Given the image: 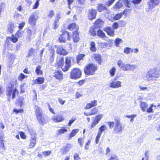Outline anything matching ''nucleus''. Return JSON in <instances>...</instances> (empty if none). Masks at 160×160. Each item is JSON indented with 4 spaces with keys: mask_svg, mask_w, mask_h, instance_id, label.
Masks as SVG:
<instances>
[{
    "mask_svg": "<svg viewBox=\"0 0 160 160\" xmlns=\"http://www.w3.org/2000/svg\"><path fill=\"white\" fill-rule=\"evenodd\" d=\"M114 122L110 121L107 123L110 129L113 128V133L115 134H119L124 130L125 126L121 122L119 118L115 117L114 118Z\"/></svg>",
    "mask_w": 160,
    "mask_h": 160,
    "instance_id": "obj_1",
    "label": "nucleus"
},
{
    "mask_svg": "<svg viewBox=\"0 0 160 160\" xmlns=\"http://www.w3.org/2000/svg\"><path fill=\"white\" fill-rule=\"evenodd\" d=\"M35 116L38 123L43 125L48 122V117L45 115L42 111V108L37 105L35 106Z\"/></svg>",
    "mask_w": 160,
    "mask_h": 160,
    "instance_id": "obj_2",
    "label": "nucleus"
},
{
    "mask_svg": "<svg viewBox=\"0 0 160 160\" xmlns=\"http://www.w3.org/2000/svg\"><path fill=\"white\" fill-rule=\"evenodd\" d=\"M160 75V69L157 68H151L147 72L146 78L148 81H157Z\"/></svg>",
    "mask_w": 160,
    "mask_h": 160,
    "instance_id": "obj_3",
    "label": "nucleus"
},
{
    "mask_svg": "<svg viewBox=\"0 0 160 160\" xmlns=\"http://www.w3.org/2000/svg\"><path fill=\"white\" fill-rule=\"evenodd\" d=\"M98 69V67L95 64L91 62L86 64L84 67L83 71L87 76H92L95 74Z\"/></svg>",
    "mask_w": 160,
    "mask_h": 160,
    "instance_id": "obj_4",
    "label": "nucleus"
},
{
    "mask_svg": "<svg viewBox=\"0 0 160 160\" xmlns=\"http://www.w3.org/2000/svg\"><path fill=\"white\" fill-rule=\"evenodd\" d=\"M18 91L16 88H15L13 83L10 82L6 88V95L9 99H14L16 97V94H18Z\"/></svg>",
    "mask_w": 160,
    "mask_h": 160,
    "instance_id": "obj_5",
    "label": "nucleus"
},
{
    "mask_svg": "<svg viewBox=\"0 0 160 160\" xmlns=\"http://www.w3.org/2000/svg\"><path fill=\"white\" fill-rule=\"evenodd\" d=\"M61 34L58 38V40L60 42L65 43L67 40L70 41L71 36L70 33L65 30H62Z\"/></svg>",
    "mask_w": 160,
    "mask_h": 160,
    "instance_id": "obj_6",
    "label": "nucleus"
},
{
    "mask_svg": "<svg viewBox=\"0 0 160 160\" xmlns=\"http://www.w3.org/2000/svg\"><path fill=\"white\" fill-rule=\"evenodd\" d=\"M81 75V70L79 68H74L71 71L69 77L71 79H75L80 78Z\"/></svg>",
    "mask_w": 160,
    "mask_h": 160,
    "instance_id": "obj_7",
    "label": "nucleus"
},
{
    "mask_svg": "<svg viewBox=\"0 0 160 160\" xmlns=\"http://www.w3.org/2000/svg\"><path fill=\"white\" fill-rule=\"evenodd\" d=\"M74 60V58H72L71 57H67L65 58V65L64 67L62 68V71L64 72L68 71L71 66V60Z\"/></svg>",
    "mask_w": 160,
    "mask_h": 160,
    "instance_id": "obj_8",
    "label": "nucleus"
},
{
    "mask_svg": "<svg viewBox=\"0 0 160 160\" xmlns=\"http://www.w3.org/2000/svg\"><path fill=\"white\" fill-rule=\"evenodd\" d=\"M103 115L102 114H100L96 116L94 119L92 120V122L91 123L90 128L92 129L94 128L95 126L97 125L100 120L102 118Z\"/></svg>",
    "mask_w": 160,
    "mask_h": 160,
    "instance_id": "obj_9",
    "label": "nucleus"
},
{
    "mask_svg": "<svg viewBox=\"0 0 160 160\" xmlns=\"http://www.w3.org/2000/svg\"><path fill=\"white\" fill-rule=\"evenodd\" d=\"M38 18V16H36L33 13L29 16L28 19V23L32 26L36 25V21Z\"/></svg>",
    "mask_w": 160,
    "mask_h": 160,
    "instance_id": "obj_10",
    "label": "nucleus"
},
{
    "mask_svg": "<svg viewBox=\"0 0 160 160\" xmlns=\"http://www.w3.org/2000/svg\"><path fill=\"white\" fill-rule=\"evenodd\" d=\"M107 128L105 125H102L98 128V131L95 138V142L96 144H98L99 141V139L103 132L105 131Z\"/></svg>",
    "mask_w": 160,
    "mask_h": 160,
    "instance_id": "obj_11",
    "label": "nucleus"
},
{
    "mask_svg": "<svg viewBox=\"0 0 160 160\" xmlns=\"http://www.w3.org/2000/svg\"><path fill=\"white\" fill-rule=\"evenodd\" d=\"M56 79L59 81H62L64 78V75L62 72L60 70H57L53 72V76Z\"/></svg>",
    "mask_w": 160,
    "mask_h": 160,
    "instance_id": "obj_12",
    "label": "nucleus"
},
{
    "mask_svg": "<svg viewBox=\"0 0 160 160\" xmlns=\"http://www.w3.org/2000/svg\"><path fill=\"white\" fill-rule=\"evenodd\" d=\"M97 14L96 10L94 9L89 10L88 13V19L90 20L95 19Z\"/></svg>",
    "mask_w": 160,
    "mask_h": 160,
    "instance_id": "obj_13",
    "label": "nucleus"
},
{
    "mask_svg": "<svg viewBox=\"0 0 160 160\" xmlns=\"http://www.w3.org/2000/svg\"><path fill=\"white\" fill-rule=\"evenodd\" d=\"M56 53L60 55L66 56L68 53V52L62 46L60 45L57 48Z\"/></svg>",
    "mask_w": 160,
    "mask_h": 160,
    "instance_id": "obj_14",
    "label": "nucleus"
},
{
    "mask_svg": "<svg viewBox=\"0 0 160 160\" xmlns=\"http://www.w3.org/2000/svg\"><path fill=\"white\" fill-rule=\"evenodd\" d=\"M160 0H150L148 3V8L152 9L158 6L160 3Z\"/></svg>",
    "mask_w": 160,
    "mask_h": 160,
    "instance_id": "obj_15",
    "label": "nucleus"
},
{
    "mask_svg": "<svg viewBox=\"0 0 160 160\" xmlns=\"http://www.w3.org/2000/svg\"><path fill=\"white\" fill-rule=\"evenodd\" d=\"M67 29L72 31H78L79 27L75 22H72L68 24Z\"/></svg>",
    "mask_w": 160,
    "mask_h": 160,
    "instance_id": "obj_16",
    "label": "nucleus"
},
{
    "mask_svg": "<svg viewBox=\"0 0 160 160\" xmlns=\"http://www.w3.org/2000/svg\"><path fill=\"white\" fill-rule=\"evenodd\" d=\"M10 40L13 43H15L18 41V38L14 34H12L11 37L8 36L6 37L5 43L8 46L10 45L9 41Z\"/></svg>",
    "mask_w": 160,
    "mask_h": 160,
    "instance_id": "obj_17",
    "label": "nucleus"
},
{
    "mask_svg": "<svg viewBox=\"0 0 160 160\" xmlns=\"http://www.w3.org/2000/svg\"><path fill=\"white\" fill-rule=\"evenodd\" d=\"M64 64V58L63 57H60L58 59L56 60L55 65L58 68H63Z\"/></svg>",
    "mask_w": 160,
    "mask_h": 160,
    "instance_id": "obj_18",
    "label": "nucleus"
},
{
    "mask_svg": "<svg viewBox=\"0 0 160 160\" xmlns=\"http://www.w3.org/2000/svg\"><path fill=\"white\" fill-rule=\"evenodd\" d=\"M116 79H114L110 83L109 87L112 88H118L121 86V82L120 81H115Z\"/></svg>",
    "mask_w": 160,
    "mask_h": 160,
    "instance_id": "obj_19",
    "label": "nucleus"
},
{
    "mask_svg": "<svg viewBox=\"0 0 160 160\" xmlns=\"http://www.w3.org/2000/svg\"><path fill=\"white\" fill-rule=\"evenodd\" d=\"M52 120L55 122H59L63 121L64 120V118L62 114H58L54 116L52 118Z\"/></svg>",
    "mask_w": 160,
    "mask_h": 160,
    "instance_id": "obj_20",
    "label": "nucleus"
},
{
    "mask_svg": "<svg viewBox=\"0 0 160 160\" xmlns=\"http://www.w3.org/2000/svg\"><path fill=\"white\" fill-rule=\"evenodd\" d=\"M103 30L107 34L111 37H113L115 35L114 31L111 27L108 26L104 28Z\"/></svg>",
    "mask_w": 160,
    "mask_h": 160,
    "instance_id": "obj_21",
    "label": "nucleus"
},
{
    "mask_svg": "<svg viewBox=\"0 0 160 160\" xmlns=\"http://www.w3.org/2000/svg\"><path fill=\"white\" fill-rule=\"evenodd\" d=\"M93 59L97 62L99 65H101L103 61L101 55L98 54L94 53L93 54Z\"/></svg>",
    "mask_w": 160,
    "mask_h": 160,
    "instance_id": "obj_22",
    "label": "nucleus"
},
{
    "mask_svg": "<svg viewBox=\"0 0 160 160\" xmlns=\"http://www.w3.org/2000/svg\"><path fill=\"white\" fill-rule=\"evenodd\" d=\"M37 143V137L34 136L31 137L29 141L28 147L29 148H32L34 147Z\"/></svg>",
    "mask_w": 160,
    "mask_h": 160,
    "instance_id": "obj_23",
    "label": "nucleus"
},
{
    "mask_svg": "<svg viewBox=\"0 0 160 160\" xmlns=\"http://www.w3.org/2000/svg\"><path fill=\"white\" fill-rule=\"evenodd\" d=\"M136 68V65L129 64H124L122 70L124 71L133 70Z\"/></svg>",
    "mask_w": 160,
    "mask_h": 160,
    "instance_id": "obj_24",
    "label": "nucleus"
},
{
    "mask_svg": "<svg viewBox=\"0 0 160 160\" xmlns=\"http://www.w3.org/2000/svg\"><path fill=\"white\" fill-rule=\"evenodd\" d=\"M97 101L96 100H94L91 101L90 103H87L85 107V109H89L92 108L97 105Z\"/></svg>",
    "mask_w": 160,
    "mask_h": 160,
    "instance_id": "obj_25",
    "label": "nucleus"
},
{
    "mask_svg": "<svg viewBox=\"0 0 160 160\" xmlns=\"http://www.w3.org/2000/svg\"><path fill=\"white\" fill-rule=\"evenodd\" d=\"M14 24L13 22H9L8 25V32H9L10 33H12L14 31Z\"/></svg>",
    "mask_w": 160,
    "mask_h": 160,
    "instance_id": "obj_26",
    "label": "nucleus"
},
{
    "mask_svg": "<svg viewBox=\"0 0 160 160\" xmlns=\"http://www.w3.org/2000/svg\"><path fill=\"white\" fill-rule=\"evenodd\" d=\"M44 78L42 77H38L33 81L34 84H41L44 82Z\"/></svg>",
    "mask_w": 160,
    "mask_h": 160,
    "instance_id": "obj_27",
    "label": "nucleus"
},
{
    "mask_svg": "<svg viewBox=\"0 0 160 160\" xmlns=\"http://www.w3.org/2000/svg\"><path fill=\"white\" fill-rule=\"evenodd\" d=\"M72 37L74 42H78L79 41L80 38L78 31L73 32Z\"/></svg>",
    "mask_w": 160,
    "mask_h": 160,
    "instance_id": "obj_28",
    "label": "nucleus"
},
{
    "mask_svg": "<svg viewBox=\"0 0 160 160\" xmlns=\"http://www.w3.org/2000/svg\"><path fill=\"white\" fill-rule=\"evenodd\" d=\"M72 147V145L70 143H68L66 146L62 149V154H64L70 150V148Z\"/></svg>",
    "mask_w": 160,
    "mask_h": 160,
    "instance_id": "obj_29",
    "label": "nucleus"
},
{
    "mask_svg": "<svg viewBox=\"0 0 160 160\" xmlns=\"http://www.w3.org/2000/svg\"><path fill=\"white\" fill-rule=\"evenodd\" d=\"M50 55L49 57V61L50 63H52L54 61L55 52L53 48L51 49L50 52Z\"/></svg>",
    "mask_w": 160,
    "mask_h": 160,
    "instance_id": "obj_30",
    "label": "nucleus"
},
{
    "mask_svg": "<svg viewBox=\"0 0 160 160\" xmlns=\"http://www.w3.org/2000/svg\"><path fill=\"white\" fill-rule=\"evenodd\" d=\"M89 48L91 51L92 52H95L96 51L97 49L95 43L94 41H92L90 42Z\"/></svg>",
    "mask_w": 160,
    "mask_h": 160,
    "instance_id": "obj_31",
    "label": "nucleus"
},
{
    "mask_svg": "<svg viewBox=\"0 0 160 160\" xmlns=\"http://www.w3.org/2000/svg\"><path fill=\"white\" fill-rule=\"evenodd\" d=\"M107 10L106 7L103 4L100 3L98 4L97 10L98 12H101L104 10Z\"/></svg>",
    "mask_w": 160,
    "mask_h": 160,
    "instance_id": "obj_32",
    "label": "nucleus"
},
{
    "mask_svg": "<svg viewBox=\"0 0 160 160\" xmlns=\"http://www.w3.org/2000/svg\"><path fill=\"white\" fill-rule=\"evenodd\" d=\"M85 56L84 54L80 53L78 54L76 57L77 63L78 64L80 62L81 60H83V58Z\"/></svg>",
    "mask_w": 160,
    "mask_h": 160,
    "instance_id": "obj_33",
    "label": "nucleus"
},
{
    "mask_svg": "<svg viewBox=\"0 0 160 160\" xmlns=\"http://www.w3.org/2000/svg\"><path fill=\"white\" fill-rule=\"evenodd\" d=\"M140 106L143 112H145L148 107V105L146 102H141Z\"/></svg>",
    "mask_w": 160,
    "mask_h": 160,
    "instance_id": "obj_34",
    "label": "nucleus"
},
{
    "mask_svg": "<svg viewBox=\"0 0 160 160\" xmlns=\"http://www.w3.org/2000/svg\"><path fill=\"white\" fill-rule=\"evenodd\" d=\"M79 131V130L78 129H74L72 130L69 134V139H70L72 137H74Z\"/></svg>",
    "mask_w": 160,
    "mask_h": 160,
    "instance_id": "obj_35",
    "label": "nucleus"
},
{
    "mask_svg": "<svg viewBox=\"0 0 160 160\" xmlns=\"http://www.w3.org/2000/svg\"><path fill=\"white\" fill-rule=\"evenodd\" d=\"M68 131L67 129L65 128L62 127L60 129L57 130V135H60L61 134H64L65 132H66Z\"/></svg>",
    "mask_w": 160,
    "mask_h": 160,
    "instance_id": "obj_36",
    "label": "nucleus"
},
{
    "mask_svg": "<svg viewBox=\"0 0 160 160\" xmlns=\"http://www.w3.org/2000/svg\"><path fill=\"white\" fill-rule=\"evenodd\" d=\"M4 137L3 135H2L0 136V151L2 152L4 151L5 148H4V145L3 143V140L2 139Z\"/></svg>",
    "mask_w": 160,
    "mask_h": 160,
    "instance_id": "obj_37",
    "label": "nucleus"
},
{
    "mask_svg": "<svg viewBox=\"0 0 160 160\" xmlns=\"http://www.w3.org/2000/svg\"><path fill=\"white\" fill-rule=\"evenodd\" d=\"M89 32L90 35L92 36H95L96 35V32L95 27L92 26L90 28L89 31Z\"/></svg>",
    "mask_w": 160,
    "mask_h": 160,
    "instance_id": "obj_38",
    "label": "nucleus"
},
{
    "mask_svg": "<svg viewBox=\"0 0 160 160\" xmlns=\"http://www.w3.org/2000/svg\"><path fill=\"white\" fill-rule=\"evenodd\" d=\"M97 35L99 37L102 38H104L106 37L105 33L101 29H99L97 32Z\"/></svg>",
    "mask_w": 160,
    "mask_h": 160,
    "instance_id": "obj_39",
    "label": "nucleus"
},
{
    "mask_svg": "<svg viewBox=\"0 0 160 160\" xmlns=\"http://www.w3.org/2000/svg\"><path fill=\"white\" fill-rule=\"evenodd\" d=\"M35 72L37 75H42L43 74V72L41 70V66L40 65L37 66L36 67Z\"/></svg>",
    "mask_w": 160,
    "mask_h": 160,
    "instance_id": "obj_40",
    "label": "nucleus"
},
{
    "mask_svg": "<svg viewBox=\"0 0 160 160\" xmlns=\"http://www.w3.org/2000/svg\"><path fill=\"white\" fill-rule=\"evenodd\" d=\"M123 6L122 4L121 0L118 1L113 6V8L115 9H119Z\"/></svg>",
    "mask_w": 160,
    "mask_h": 160,
    "instance_id": "obj_41",
    "label": "nucleus"
},
{
    "mask_svg": "<svg viewBox=\"0 0 160 160\" xmlns=\"http://www.w3.org/2000/svg\"><path fill=\"white\" fill-rule=\"evenodd\" d=\"M24 98L22 97L19 98L17 100V105L19 106L20 107H22L23 105V101Z\"/></svg>",
    "mask_w": 160,
    "mask_h": 160,
    "instance_id": "obj_42",
    "label": "nucleus"
},
{
    "mask_svg": "<svg viewBox=\"0 0 160 160\" xmlns=\"http://www.w3.org/2000/svg\"><path fill=\"white\" fill-rule=\"evenodd\" d=\"M122 13L121 12L117 13L113 17V20L114 21L117 20H119L122 17Z\"/></svg>",
    "mask_w": 160,
    "mask_h": 160,
    "instance_id": "obj_43",
    "label": "nucleus"
},
{
    "mask_svg": "<svg viewBox=\"0 0 160 160\" xmlns=\"http://www.w3.org/2000/svg\"><path fill=\"white\" fill-rule=\"evenodd\" d=\"M32 34V31L31 29H28L27 30V36L26 37V39L28 41H30L31 39Z\"/></svg>",
    "mask_w": 160,
    "mask_h": 160,
    "instance_id": "obj_44",
    "label": "nucleus"
},
{
    "mask_svg": "<svg viewBox=\"0 0 160 160\" xmlns=\"http://www.w3.org/2000/svg\"><path fill=\"white\" fill-rule=\"evenodd\" d=\"M123 52L124 53L128 54L130 53L133 52V50L130 48L126 47L124 48Z\"/></svg>",
    "mask_w": 160,
    "mask_h": 160,
    "instance_id": "obj_45",
    "label": "nucleus"
},
{
    "mask_svg": "<svg viewBox=\"0 0 160 160\" xmlns=\"http://www.w3.org/2000/svg\"><path fill=\"white\" fill-rule=\"evenodd\" d=\"M27 76L22 73H20L18 77V79L20 81H22L24 78H27Z\"/></svg>",
    "mask_w": 160,
    "mask_h": 160,
    "instance_id": "obj_46",
    "label": "nucleus"
},
{
    "mask_svg": "<svg viewBox=\"0 0 160 160\" xmlns=\"http://www.w3.org/2000/svg\"><path fill=\"white\" fill-rule=\"evenodd\" d=\"M40 0H36L35 3L32 6V9H36L38 8L39 4V1Z\"/></svg>",
    "mask_w": 160,
    "mask_h": 160,
    "instance_id": "obj_47",
    "label": "nucleus"
},
{
    "mask_svg": "<svg viewBox=\"0 0 160 160\" xmlns=\"http://www.w3.org/2000/svg\"><path fill=\"white\" fill-rule=\"evenodd\" d=\"M116 69L114 67L112 68L109 70V73L111 77L113 76L115 73Z\"/></svg>",
    "mask_w": 160,
    "mask_h": 160,
    "instance_id": "obj_48",
    "label": "nucleus"
},
{
    "mask_svg": "<svg viewBox=\"0 0 160 160\" xmlns=\"http://www.w3.org/2000/svg\"><path fill=\"white\" fill-rule=\"evenodd\" d=\"M98 112V109L96 108H94L91 110L90 113L91 115L96 114Z\"/></svg>",
    "mask_w": 160,
    "mask_h": 160,
    "instance_id": "obj_49",
    "label": "nucleus"
},
{
    "mask_svg": "<svg viewBox=\"0 0 160 160\" xmlns=\"http://www.w3.org/2000/svg\"><path fill=\"white\" fill-rule=\"evenodd\" d=\"M131 9H125L122 12V15L124 14L125 16L129 15L131 12Z\"/></svg>",
    "mask_w": 160,
    "mask_h": 160,
    "instance_id": "obj_50",
    "label": "nucleus"
},
{
    "mask_svg": "<svg viewBox=\"0 0 160 160\" xmlns=\"http://www.w3.org/2000/svg\"><path fill=\"white\" fill-rule=\"evenodd\" d=\"M77 119L76 117L72 118L69 121L68 123V125L69 126H70Z\"/></svg>",
    "mask_w": 160,
    "mask_h": 160,
    "instance_id": "obj_51",
    "label": "nucleus"
},
{
    "mask_svg": "<svg viewBox=\"0 0 160 160\" xmlns=\"http://www.w3.org/2000/svg\"><path fill=\"white\" fill-rule=\"evenodd\" d=\"M123 4L126 7L128 8H130L131 7V4L128 0H123Z\"/></svg>",
    "mask_w": 160,
    "mask_h": 160,
    "instance_id": "obj_52",
    "label": "nucleus"
},
{
    "mask_svg": "<svg viewBox=\"0 0 160 160\" xmlns=\"http://www.w3.org/2000/svg\"><path fill=\"white\" fill-rule=\"evenodd\" d=\"M15 35L18 38H20L22 36V31L20 30H18L15 33Z\"/></svg>",
    "mask_w": 160,
    "mask_h": 160,
    "instance_id": "obj_53",
    "label": "nucleus"
},
{
    "mask_svg": "<svg viewBox=\"0 0 160 160\" xmlns=\"http://www.w3.org/2000/svg\"><path fill=\"white\" fill-rule=\"evenodd\" d=\"M116 0H108L106 2L105 5L107 7H109Z\"/></svg>",
    "mask_w": 160,
    "mask_h": 160,
    "instance_id": "obj_54",
    "label": "nucleus"
},
{
    "mask_svg": "<svg viewBox=\"0 0 160 160\" xmlns=\"http://www.w3.org/2000/svg\"><path fill=\"white\" fill-rule=\"evenodd\" d=\"M13 112H15L16 114H18V113H22L24 112V110L22 109H14L13 110Z\"/></svg>",
    "mask_w": 160,
    "mask_h": 160,
    "instance_id": "obj_55",
    "label": "nucleus"
},
{
    "mask_svg": "<svg viewBox=\"0 0 160 160\" xmlns=\"http://www.w3.org/2000/svg\"><path fill=\"white\" fill-rule=\"evenodd\" d=\"M153 107V105L152 104H151L149 108L146 109L147 112L148 113H153V112L152 109Z\"/></svg>",
    "mask_w": 160,
    "mask_h": 160,
    "instance_id": "obj_56",
    "label": "nucleus"
},
{
    "mask_svg": "<svg viewBox=\"0 0 160 160\" xmlns=\"http://www.w3.org/2000/svg\"><path fill=\"white\" fill-rule=\"evenodd\" d=\"M35 52V49L33 48H30L28 52V56L29 57L31 56L32 54H33Z\"/></svg>",
    "mask_w": 160,
    "mask_h": 160,
    "instance_id": "obj_57",
    "label": "nucleus"
},
{
    "mask_svg": "<svg viewBox=\"0 0 160 160\" xmlns=\"http://www.w3.org/2000/svg\"><path fill=\"white\" fill-rule=\"evenodd\" d=\"M53 26V28L54 29H57L59 26V22L54 21V22L52 24Z\"/></svg>",
    "mask_w": 160,
    "mask_h": 160,
    "instance_id": "obj_58",
    "label": "nucleus"
},
{
    "mask_svg": "<svg viewBox=\"0 0 160 160\" xmlns=\"http://www.w3.org/2000/svg\"><path fill=\"white\" fill-rule=\"evenodd\" d=\"M108 160H119V159L117 155H113Z\"/></svg>",
    "mask_w": 160,
    "mask_h": 160,
    "instance_id": "obj_59",
    "label": "nucleus"
},
{
    "mask_svg": "<svg viewBox=\"0 0 160 160\" xmlns=\"http://www.w3.org/2000/svg\"><path fill=\"white\" fill-rule=\"evenodd\" d=\"M122 41L121 39L117 38H116L115 41V45L117 47H118L120 43Z\"/></svg>",
    "mask_w": 160,
    "mask_h": 160,
    "instance_id": "obj_60",
    "label": "nucleus"
},
{
    "mask_svg": "<svg viewBox=\"0 0 160 160\" xmlns=\"http://www.w3.org/2000/svg\"><path fill=\"white\" fill-rule=\"evenodd\" d=\"M101 22L102 20L101 19H97L94 22V24L95 26H98Z\"/></svg>",
    "mask_w": 160,
    "mask_h": 160,
    "instance_id": "obj_61",
    "label": "nucleus"
},
{
    "mask_svg": "<svg viewBox=\"0 0 160 160\" xmlns=\"http://www.w3.org/2000/svg\"><path fill=\"white\" fill-rule=\"evenodd\" d=\"M78 142L80 146L82 147L83 146L84 143V140L82 138H80L78 139Z\"/></svg>",
    "mask_w": 160,
    "mask_h": 160,
    "instance_id": "obj_62",
    "label": "nucleus"
},
{
    "mask_svg": "<svg viewBox=\"0 0 160 160\" xmlns=\"http://www.w3.org/2000/svg\"><path fill=\"white\" fill-rule=\"evenodd\" d=\"M118 66L122 69L123 68L124 64H123L122 61L121 60H118L117 62Z\"/></svg>",
    "mask_w": 160,
    "mask_h": 160,
    "instance_id": "obj_63",
    "label": "nucleus"
},
{
    "mask_svg": "<svg viewBox=\"0 0 160 160\" xmlns=\"http://www.w3.org/2000/svg\"><path fill=\"white\" fill-rule=\"evenodd\" d=\"M85 79H81L78 81L77 83L79 86H82L84 83Z\"/></svg>",
    "mask_w": 160,
    "mask_h": 160,
    "instance_id": "obj_64",
    "label": "nucleus"
}]
</instances>
